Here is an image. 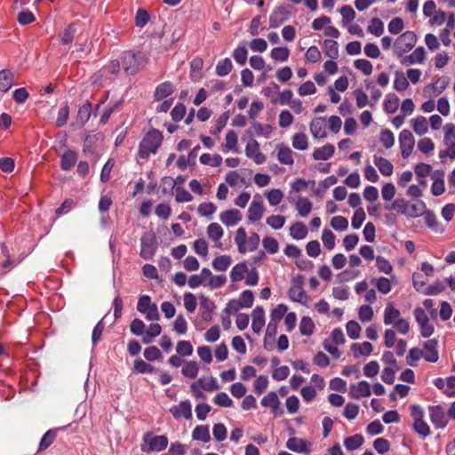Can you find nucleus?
<instances>
[{
    "label": "nucleus",
    "mask_w": 455,
    "mask_h": 455,
    "mask_svg": "<svg viewBox=\"0 0 455 455\" xmlns=\"http://www.w3.org/2000/svg\"><path fill=\"white\" fill-rule=\"evenodd\" d=\"M416 322L419 325L420 333L423 337L428 338L434 333V326L430 323L429 318L424 309L417 307L414 309Z\"/></svg>",
    "instance_id": "obj_9"
},
{
    "label": "nucleus",
    "mask_w": 455,
    "mask_h": 455,
    "mask_svg": "<svg viewBox=\"0 0 455 455\" xmlns=\"http://www.w3.org/2000/svg\"><path fill=\"white\" fill-rule=\"evenodd\" d=\"M169 411L177 420L181 419L189 420L192 419V403L189 400H183L178 404L172 405Z\"/></svg>",
    "instance_id": "obj_10"
},
{
    "label": "nucleus",
    "mask_w": 455,
    "mask_h": 455,
    "mask_svg": "<svg viewBox=\"0 0 455 455\" xmlns=\"http://www.w3.org/2000/svg\"><path fill=\"white\" fill-rule=\"evenodd\" d=\"M417 43V36L413 31H406L394 42V52L398 59L409 52Z\"/></svg>",
    "instance_id": "obj_4"
},
{
    "label": "nucleus",
    "mask_w": 455,
    "mask_h": 455,
    "mask_svg": "<svg viewBox=\"0 0 455 455\" xmlns=\"http://www.w3.org/2000/svg\"><path fill=\"white\" fill-rule=\"evenodd\" d=\"M327 122L324 117L314 118L309 125L310 132L315 139H323L327 136Z\"/></svg>",
    "instance_id": "obj_17"
},
{
    "label": "nucleus",
    "mask_w": 455,
    "mask_h": 455,
    "mask_svg": "<svg viewBox=\"0 0 455 455\" xmlns=\"http://www.w3.org/2000/svg\"><path fill=\"white\" fill-rule=\"evenodd\" d=\"M379 140L386 148H390L395 144V137L390 130H382L379 134Z\"/></svg>",
    "instance_id": "obj_64"
},
{
    "label": "nucleus",
    "mask_w": 455,
    "mask_h": 455,
    "mask_svg": "<svg viewBox=\"0 0 455 455\" xmlns=\"http://www.w3.org/2000/svg\"><path fill=\"white\" fill-rule=\"evenodd\" d=\"M422 215L424 217V220H425L427 226L429 228H431L432 230H434L435 232H440V233H442L443 231V228H439V223H438L437 218L433 212L426 210Z\"/></svg>",
    "instance_id": "obj_46"
},
{
    "label": "nucleus",
    "mask_w": 455,
    "mask_h": 455,
    "mask_svg": "<svg viewBox=\"0 0 455 455\" xmlns=\"http://www.w3.org/2000/svg\"><path fill=\"white\" fill-rule=\"evenodd\" d=\"M399 98L394 93H388L384 100V110L388 114L396 112L399 107Z\"/></svg>",
    "instance_id": "obj_38"
},
{
    "label": "nucleus",
    "mask_w": 455,
    "mask_h": 455,
    "mask_svg": "<svg viewBox=\"0 0 455 455\" xmlns=\"http://www.w3.org/2000/svg\"><path fill=\"white\" fill-rule=\"evenodd\" d=\"M426 211V204L423 201H417L409 204L408 218H417L421 216Z\"/></svg>",
    "instance_id": "obj_52"
},
{
    "label": "nucleus",
    "mask_w": 455,
    "mask_h": 455,
    "mask_svg": "<svg viewBox=\"0 0 455 455\" xmlns=\"http://www.w3.org/2000/svg\"><path fill=\"white\" fill-rule=\"evenodd\" d=\"M410 84L407 77L402 72H395L394 88L397 92H403L408 89Z\"/></svg>",
    "instance_id": "obj_60"
},
{
    "label": "nucleus",
    "mask_w": 455,
    "mask_h": 455,
    "mask_svg": "<svg viewBox=\"0 0 455 455\" xmlns=\"http://www.w3.org/2000/svg\"><path fill=\"white\" fill-rule=\"evenodd\" d=\"M163 134L156 130H150L145 134L139 145L138 156L141 159H147L151 154H156L163 141Z\"/></svg>",
    "instance_id": "obj_1"
},
{
    "label": "nucleus",
    "mask_w": 455,
    "mask_h": 455,
    "mask_svg": "<svg viewBox=\"0 0 455 455\" xmlns=\"http://www.w3.org/2000/svg\"><path fill=\"white\" fill-rule=\"evenodd\" d=\"M363 443V437L361 435H354L344 440V445L348 451H355Z\"/></svg>",
    "instance_id": "obj_59"
},
{
    "label": "nucleus",
    "mask_w": 455,
    "mask_h": 455,
    "mask_svg": "<svg viewBox=\"0 0 455 455\" xmlns=\"http://www.w3.org/2000/svg\"><path fill=\"white\" fill-rule=\"evenodd\" d=\"M449 84L447 76H441L435 82L426 85L423 89V94L427 98L436 97L443 92Z\"/></svg>",
    "instance_id": "obj_11"
},
{
    "label": "nucleus",
    "mask_w": 455,
    "mask_h": 455,
    "mask_svg": "<svg viewBox=\"0 0 455 455\" xmlns=\"http://www.w3.org/2000/svg\"><path fill=\"white\" fill-rule=\"evenodd\" d=\"M76 23L69 24L60 35L61 43L63 44H71L76 33Z\"/></svg>",
    "instance_id": "obj_55"
},
{
    "label": "nucleus",
    "mask_w": 455,
    "mask_h": 455,
    "mask_svg": "<svg viewBox=\"0 0 455 455\" xmlns=\"http://www.w3.org/2000/svg\"><path fill=\"white\" fill-rule=\"evenodd\" d=\"M270 206H277L283 200L284 195L280 188H272L264 192Z\"/></svg>",
    "instance_id": "obj_33"
},
{
    "label": "nucleus",
    "mask_w": 455,
    "mask_h": 455,
    "mask_svg": "<svg viewBox=\"0 0 455 455\" xmlns=\"http://www.w3.org/2000/svg\"><path fill=\"white\" fill-rule=\"evenodd\" d=\"M137 309L145 315L148 321H157L160 318L157 306L151 302V299L148 295H143L139 299Z\"/></svg>",
    "instance_id": "obj_6"
},
{
    "label": "nucleus",
    "mask_w": 455,
    "mask_h": 455,
    "mask_svg": "<svg viewBox=\"0 0 455 455\" xmlns=\"http://www.w3.org/2000/svg\"><path fill=\"white\" fill-rule=\"evenodd\" d=\"M220 221L227 227H234L242 220V213L237 209L223 211L220 214Z\"/></svg>",
    "instance_id": "obj_19"
},
{
    "label": "nucleus",
    "mask_w": 455,
    "mask_h": 455,
    "mask_svg": "<svg viewBox=\"0 0 455 455\" xmlns=\"http://www.w3.org/2000/svg\"><path fill=\"white\" fill-rule=\"evenodd\" d=\"M413 132L419 135H425L428 132V121L423 116H419L410 120Z\"/></svg>",
    "instance_id": "obj_26"
},
{
    "label": "nucleus",
    "mask_w": 455,
    "mask_h": 455,
    "mask_svg": "<svg viewBox=\"0 0 455 455\" xmlns=\"http://www.w3.org/2000/svg\"><path fill=\"white\" fill-rule=\"evenodd\" d=\"M423 358L430 363H436L439 359L437 350V341L435 339H428L423 345Z\"/></svg>",
    "instance_id": "obj_18"
},
{
    "label": "nucleus",
    "mask_w": 455,
    "mask_h": 455,
    "mask_svg": "<svg viewBox=\"0 0 455 455\" xmlns=\"http://www.w3.org/2000/svg\"><path fill=\"white\" fill-rule=\"evenodd\" d=\"M248 266L245 262H240L235 265L230 271V279L232 282L236 283L243 280L245 275L248 273Z\"/></svg>",
    "instance_id": "obj_30"
},
{
    "label": "nucleus",
    "mask_w": 455,
    "mask_h": 455,
    "mask_svg": "<svg viewBox=\"0 0 455 455\" xmlns=\"http://www.w3.org/2000/svg\"><path fill=\"white\" fill-rule=\"evenodd\" d=\"M296 210L301 217H307L312 211L313 204L307 197H299L296 202Z\"/></svg>",
    "instance_id": "obj_41"
},
{
    "label": "nucleus",
    "mask_w": 455,
    "mask_h": 455,
    "mask_svg": "<svg viewBox=\"0 0 455 455\" xmlns=\"http://www.w3.org/2000/svg\"><path fill=\"white\" fill-rule=\"evenodd\" d=\"M290 235L293 239L301 240L307 235V228L302 222H296L290 228Z\"/></svg>",
    "instance_id": "obj_40"
},
{
    "label": "nucleus",
    "mask_w": 455,
    "mask_h": 455,
    "mask_svg": "<svg viewBox=\"0 0 455 455\" xmlns=\"http://www.w3.org/2000/svg\"><path fill=\"white\" fill-rule=\"evenodd\" d=\"M289 18V12L284 7L275 9L269 16V27L276 28L284 23Z\"/></svg>",
    "instance_id": "obj_20"
},
{
    "label": "nucleus",
    "mask_w": 455,
    "mask_h": 455,
    "mask_svg": "<svg viewBox=\"0 0 455 455\" xmlns=\"http://www.w3.org/2000/svg\"><path fill=\"white\" fill-rule=\"evenodd\" d=\"M192 438L196 441L208 443L211 440V435L208 426H196L192 432Z\"/></svg>",
    "instance_id": "obj_35"
},
{
    "label": "nucleus",
    "mask_w": 455,
    "mask_h": 455,
    "mask_svg": "<svg viewBox=\"0 0 455 455\" xmlns=\"http://www.w3.org/2000/svg\"><path fill=\"white\" fill-rule=\"evenodd\" d=\"M286 447L290 451L299 453H309L311 451V443L302 438H289L286 442Z\"/></svg>",
    "instance_id": "obj_16"
},
{
    "label": "nucleus",
    "mask_w": 455,
    "mask_h": 455,
    "mask_svg": "<svg viewBox=\"0 0 455 455\" xmlns=\"http://www.w3.org/2000/svg\"><path fill=\"white\" fill-rule=\"evenodd\" d=\"M324 53L334 60L339 56V44L334 40L326 39L323 41Z\"/></svg>",
    "instance_id": "obj_51"
},
{
    "label": "nucleus",
    "mask_w": 455,
    "mask_h": 455,
    "mask_svg": "<svg viewBox=\"0 0 455 455\" xmlns=\"http://www.w3.org/2000/svg\"><path fill=\"white\" fill-rule=\"evenodd\" d=\"M373 163L383 176L388 177L393 174L394 165L387 158L374 156Z\"/></svg>",
    "instance_id": "obj_27"
},
{
    "label": "nucleus",
    "mask_w": 455,
    "mask_h": 455,
    "mask_svg": "<svg viewBox=\"0 0 455 455\" xmlns=\"http://www.w3.org/2000/svg\"><path fill=\"white\" fill-rule=\"evenodd\" d=\"M92 115L91 104H84L81 106L77 112L76 122L81 125H84Z\"/></svg>",
    "instance_id": "obj_49"
},
{
    "label": "nucleus",
    "mask_w": 455,
    "mask_h": 455,
    "mask_svg": "<svg viewBox=\"0 0 455 455\" xmlns=\"http://www.w3.org/2000/svg\"><path fill=\"white\" fill-rule=\"evenodd\" d=\"M237 142H238V137L235 131L231 130L228 131L226 134L225 138V144L224 147L228 151H233L237 153Z\"/></svg>",
    "instance_id": "obj_47"
},
{
    "label": "nucleus",
    "mask_w": 455,
    "mask_h": 455,
    "mask_svg": "<svg viewBox=\"0 0 455 455\" xmlns=\"http://www.w3.org/2000/svg\"><path fill=\"white\" fill-rule=\"evenodd\" d=\"M399 147L403 158H408L414 148L415 140L411 131L404 129L399 134Z\"/></svg>",
    "instance_id": "obj_7"
},
{
    "label": "nucleus",
    "mask_w": 455,
    "mask_h": 455,
    "mask_svg": "<svg viewBox=\"0 0 455 455\" xmlns=\"http://www.w3.org/2000/svg\"><path fill=\"white\" fill-rule=\"evenodd\" d=\"M245 155L257 164H261L266 161V156L259 149V143L253 139L247 142Z\"/></svg>",
    "instance_id": "obj_13"
},
{
    "label": "nucleus",
    "mask_w": 455,
    "mask_h": 455,
    "mask_svg": "<svg viewBox=\"0 0 455 455\" xmlns=\"http://www.w3.org/2000/svg\"><path fill=\"white\" fill-rule=\"evenodd\" d=\"M199 371L198 363L196 361L187 362L181 370L182 374L185 377L195 379L196 378Z\"/></svg>",
    "instance_id": "obj_58"
},
{
    "label": "nucleus",
    "mask_w": 455,
    "mask_h": 455,
    "mask_svg": "<svg viewBox=\"0 0 455 455\" xmlns=\"http://www.w3.org/2000/svg\"><path fill=\"white\" fill-rule=\"evenodd\" d=\"M354 66L365 76H370L373 70V66L371 61L365 59H359L355 60Z\"/></svg>",
    "instance_id": "obj_63"
},
{
    "label": "nucleus",
    "mask_w": 455,
    "mask_h": 455,
    "mask_svg": "<svg viewBox=\"0 0 455 455\" xmlns=\"http://www.w3.org/2000/svg\"><path fill=\"white\" fill-rule=\"evenodd\" d=\"M141 249L140 256L144 259H150L154 256L156 249V242L153 238L143 236L140 240Z\"/></svg>",
    "instance_id": "obj_23"
},
{
    "label": "nucleus",
    "mask_w": 455,
    "mask_h": 455,
    "mask_svg": "<svg viewBox=\"0 0 455 455\" xmlns=\"http://www.w3.org/2000/svg\"><path fill=\"white\" fill-rule=\"evenodd\" d=\"M232 259L229 255H220L212 260V267L217 271H226L231 265Z\"/></svg>",
    "instance_id": "obj_42"
},
{
    "label": "nucleus",
    "mask_w": 455,
    "mask_h": 455,
    "mask_svg": "<svg viewBox=\"0 0 455 455\" xmlns=\"http://www.w3.org/2000/svg\"><path fill=\"white\" fill-rule=\"evenodd\" d=\"M270 56L274 60L276 61H286L290 56V50L288 47L280 46L272 49Z\"/></svg>",
    "instance_id": "obj_53"
},
{
    "label": "nucleus",
    "mask_w": 455,
    "mask_h": 455,
    "mask_svg": "<svg viewBox=\"0 0 455 455\" xmlns=\"http://www.w3.org/2000/svg\"><path fill=\"white\" fill-rule=\"evenodd\" d=\"M251 329L255 333H259L265 325V310L262 307H256L252 313Z\"/></svg>",
    "instance_id": "obj_24"
},
{
    "label": "nucleus",
    "mask_w": 455,
    "mask_h": 455,
    "mask_svg": "<svg viewBox=\"0 0 455 455\" xmlns=\"http://www.w3.org/2000/svg\"><path fill=\"white\" fill-rule=\"evenodd\" d=\"M278 161L286 165H291L294 163L291 149L285 145L280 144L276 147Z\"/></svg>",
    "instance_id": "obj_28"
},
{
    "label": "nucleus",
    "mask_w": 455,
    "mask_h": 455,
    "mask_svg": "<svg viewBox=\"0 0 455 455\" xmlns=\"http://www.w3.org/2000/svg\"><path fill=\"white\" fill-rule=\"evenodd\" d=\"M445 191L443 172L435 173L434 175V181L431 186V192L434 196H438Z\"/></svg>",
    "instance_id": "obj_39"
},
{
    "label": "nucleus",
    "mask_w": 455,
    "mask_h": 455,
    "mask_svg": "<svg viewBox=\"0 0 455 455\" xmlns=\"http://www.w3.org/2000/svg\"><path fill=\"white\" fill-rule=\"evenodd\" d=\"M401 318L400 311L395 308L392 302L386 305L383 314V322L386 325H393Z\"/></svg>",
    "instance_id": "obj_25"
},
{
    "label": "nucleus",
    "mask_w": 455,
    "mask_h": 455,
    "mask_svg": "<svg viewBox=\"0 0 455 455\" xmlns=\"http://www.w3.org/2000/svg\"><path fill=\"white\" fill-rule=\"evenodd\" d=\"M429 418L432 424L437 429L444 428L448 424V418L444 410L440 405L429 406Z\"/></svg>",
    "instance_id": "obj_12"
},
{
    "label": "nucleus",
    "mask_w": 455,
    "mask_h": 455,
    "mask_svg": "<svg viewBox=\"0 0 455 455\" xmlns=\"http://www.w3.org/2000/svg\"><path fill=\"white\" fill-rule=\"evenodd\" d=\"M409 204L404 199H396L391 204H387L385 209L388 211L396 210L401 214L408 217Z\"/></svg>",
    "instance_id": "obj_44"
},
{
    "label": "nucleus",
    "mask_w": 455,
    "mask_h": 455,
    "mask_svg": "<svg viewBox=\"0 0 455 455\" xmlns=\"http://www.w3.org/2000/svg\"><path fill=\"white\" fill-rule=\"evenodd\" d=\"M292 147L297 150H306L308 148L307 137L305 133L298 132L292 136Z\"/></svg>",
    "instance_id": "obj_48"
},
{
    "label": "nucleus",
    "mask_w": 455,
    "mask_h": 455,
    "mask_svg": "<svg viewBox=\"0 0 455 455\" xmlns=\"http://www.w3.org/2000/svg\"><path fill=\"white\" fill-rule=\"evenodd\" d=\"M217 206L212 202L202 203L197 207L198 213L203 217L212 219V215L216 212Z\"/></svg>",
    "instance_id": "obj_57"
},
{
    "label": "nucleus",
    "mask_w": 455,
    "mask_h": 455,
    "mask_svg": "<svg viewBox=\"0 0 455 455\" xmlns=\"http://www.w3.org/2000/svg\"><path fill=\"white\" fill-rule=\"evenodd\" d=\"M289 297L292 301L306 305L307 295L300 285H293L289 290Z\"/></svg>",
    "instance_id": "obj_31"
},
{
    "label": "nucleus",
    "mask_w": 455,
    "mask_h": 455,
    "mask_svg": "<svg viewBox=\"0 0 455 455\" xmlns=\"http://www.w3.org/2000/svg\"><path fill=\"white\" fill-rule=\"evenodd\" d=\"M206 233L209 239L214 243L215 247L221 248L222 243L220 240L224 235V230L222 227L216 222L211 223L206 228Z\"/></svg>",
    "instance_id": "obj_21"
},
{
    "label": "nucleus",
    "mask_w": 455,
    "mask_h": 455,
    "mask_svg": "<svg viewBox=\"0 0 455 455\" xmlns=\"http://www.w3.org/2000/svg\"><path fill=\"white\" fill-rule=\"evenodd\" d=\"M334 151V146L328 143L321 148H315L313 152V158L316 161H325L333 156Z\"/></svg>",
    "instance_id": "obj_29"
},
{
    "label": "nucleus",
    "mask_w": 455,
    "mask_h": 455,
    "mask_svg": "<svg viewBox=\"0 0 455 455\" xmlns=\"http://www.w3.org/2000/svg\"><path fill=\"white\" fill-rule=\"evenodd\" d=\"M403 66H411L414 64H423L426 60V51L424 47H417L410 55H403L399 59Z\"/></svg>",
    "instance_id": "obj_14"
},
{
    "label": "nucleus",
    "mask_w": 455,
    "mask_h": 455,
    "mask_svg": "<svg viewBox=\"0 0 455 455\" xmlns=\"http://www.w3.org/2000/svg\"><path fill=\"white\" fill-rule=\"evenodd\" d=\"M315 330V323L309 316H303L299 323V331L301 335L310 336Z\"/></svg>",
    "instance_id": "obj_50"
},
{
    "label": "nucleus",
    "mask_w": 455,
    "mask_h": 455,
    "mask_svg": "<svg viewBox=\"0 0 455 455\" xmlns=\"http://www.w3.org/2000/svg\"><path fill=\"white\" fill-rule=\"evenodd\" d=\"M262 406L270 408L275 414H282L283 411L280 408L281 403L275 392H269L260 401Z\"/></svg>",
    "instance_id": "obj_22"
},
{
    "label": "nucleus",
    "mask_w": 455,
    "mask_h": 455,
    "mask_svg": "<svg viewBox=\"0 0 455 455\" xmlns=\"http://www.w3.org/2000/svg\"><path fill=\"white\" fill-rule=\"evenodd\" d=\"M265 206L261 196L258 194L253 196V200L249 205L247 219L250 222L259 221L264 215Z\"/></svg>",
    "instance_id": "obj_8"
},
{
    "label": "nucleus",
    "mask_w": 455,
    "mask_h": 455,
    "mask_svg": "<svg viewBox=\"0 0 455 455\" xmlns=\"http://www.w3.org/2000/svg\"><path fill=\"white\" fill-rule=\"evenodd\" d=\"M233 65L229 58L220 60L216 65V74L220 76H227L232 69Z\"/></svg>",
    "instance_id": "obj_61"
},
{
    "label": "nucleus",
    "mask_w": 455,
    "mask_h": 455,
    "mask_svg": "<svg viewBox=\"0 0 455 455\" xmlns=\"http://www.w3.org/2000/svg\"><path fill=\"white\" fill-rule=\"evenodd\" d=\"M162 331V327L158 323H151L148 330L145 331L142 341L144 344H149L153 339L159 336Z\"/></svg>",
    "instance_id": "obj_43"
},
{
    "label": "nucleus",
    "mask_w": 455,
    "mask_h": 455,
    "mask_svg": "<svg viewBox=\"0 0 455 455\" xmlns=\"http://www.w3.org/2000/svg\"><path fill=\"white\" fill-rule=\"evenodd\" d=\"M173 91H174V86L171 82H169V81L164 82L156 87V89L155 91L154 98L156 100H161L168 97L169 95H171L173 92Z\"/></svg>",
    "instance_id": "obj_32"
},
{
    "label": "nucleus",
    "mask_w": 455,
    "mask_h": 455,
    "mask_svg": "<svg viewBox=\"0 0 455 455\" xmlns=\"http://www.w3.org/2000/svg\"><path fill=\"white\" fill-rule=\"evenodd\" d=\"M202 164L218 167L222 163V157L220 155L203 154L200 158Z\"/></svg>",
    "instance_id": "obj_56"
},
{
    "label": "nucleus",
    "mask_w": 455,
    "mask_h": 455,
    "mask_svg": "<svg viewBox=\"0 0 455 455\" xmlns=\"http://www.w3.org/2000/svg\"><path fill=\"white\" fill-rule=\"evenodd\" d=\"M13 84V74L9 70L0 71V91L7 92Z\"/></svg>",
    "instance_id": "obj_45"
},
{
    "label": "nucleus",
    "mask_w": 455,
    "mask_h": 455,
    "mask_svg": "<svg viewBox=\"0 0 455 455\" xmlns=\"http://www.w3.org/2000/svg\"><path fill=\"white\" fill-rule=\"evenodd\" d=\"M286 222V218L283 215H270L266 219V223L273 229H281Z\"/></svg>",
    "instance_id": "obj_62"
},
{
    "label": "nucleus",
    "mask_w": 455,
    "mask_h": 455,
    "mask_svg": "<svg viewBox=\"0 0 455 455\" xmlns=\"http://www.w3.org/2000/svg\"><path fill=\"white\" fill-rule=\"evenodd\" d=\"M192 385H196L198 388L209 392L218 390L220 388L214 378H211L209 379L200 378L196 381L193 382Z\"/></svg>",
    "instance_id": "obj_37"
},
{
    "label": "nucleus",
    "mask_w": 455,
    "mask_h": 455,
    "mask_svg": "<svg viewBox=\"0 0 455 455\" xmlns=\"http://www.w3.org/2000/svg\"><path fill=\"white\" fill-rule=\"evenodd\" d=\"M371 386L365 381L362 380L355 384H351L349 387L348 395L351 398L361 399L371 395Z\"/></svg>",
    "instance_id": "obj_15"
},
{
    "label": "nucleus",
    "mask_w": 455,
    "mask_h": 455,
    "mask_svg": "<svg viewBox=\"0 0 455 455\" xmlns=\"http://www.w3.org/2000/svg\"><path fill=\"white\" fill-rule=\"evenodd\" d=\"M77 161V153L73 150L65 152L60 160V167L64 171L70 170Z\"/></svg>",
    "instance_id": "obj_34"
},
{
    "label": "nucleus",
    "mask_w": 455,
    "mask_h": 455,
    "mask_svg": "<svg viewBox=\"0 0 455 455\" xmlns=\"http://www.w3.org/2000/svg\"><path fill=\"white\" fill-rule=\"evenodd\" d=\"M148 61L146 55L140 52L131 51L124 52L122 56L123 68L127 74H136Z\"/></svg>",
    "instance_id": "obj_3"
},
{
    "label": "nucleus",
    "mask_w": 455,
    "mask_h": 455,
    "mask_svg": "<svg viewBox=\"0 0 455 455\" xmlns=\"http://www.w3.org/2000/svg\"><path fill=\"white\" fill-rule=\"evenodd\" d=\"M339 12L342 16L341 24L342 26L346 27L353 21L355 18V12L350 5H343L339 9Z\"/></svg>",
    "instance_id": "obj_54"
},
{
    "label": "nucleus",
    "mask_w": 455,
    "mask_h": 455,
    "mask_svg": "<svg viewBox=\"0 0 455 455\" xmlns=\"http://www.w3.org/2000/svg\"><path fill=\"white\" fill-rule=\"evenodd\" d=\"M351 350L353 351L355 356H368L371 354L373 347L368 341H364L363 343H353L351 345Z\"/></svg>",
    "instance_id": "obj_36"
},
{
    "label": "nucleus",
    "mask_w": 455,
    "mask_h": 455,
    "mask_svg": "<svg viewBox=\"0 0 455 455\" xmlns=\"http://www.w3.org/2000/svg\"><path fill=\"white\" fill-rule=\"evenodd\" d=\"M168 445V438L165 435H154L147 433L143 436L141 451L144 452H159Z\"/></svg>",
    "instance_id": "obj_5"
},
{
    "label": "nucleus",
    "mask_w": 455,
    "mask_h": 455,
    "mask_svg": "<svg viewBox=\"0 0 455 455\" xmlns=\"http://www.w3.org/2000/svg\"><path fill=\"white\" fill-rule=\"evenodd\" d=\"M259 241V235L257 233H252L248 236L245 228L243 227L238 228L235 232V243L237 245L238 251L242 254L256 251Z\"/></svg>",
    "instance_id": "obj_2"
}]
</instances>
